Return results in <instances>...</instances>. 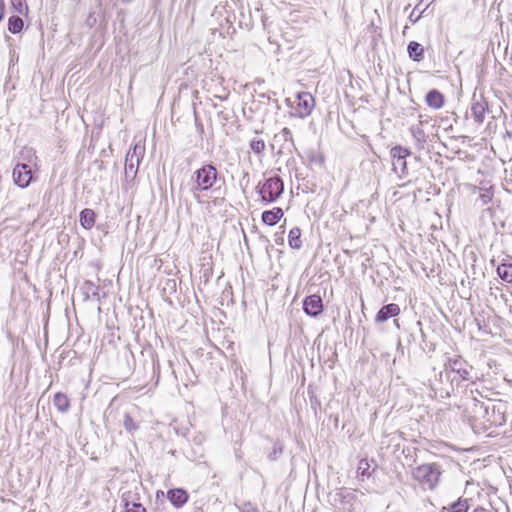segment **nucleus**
<instances>
[{
  "label": "nucleus",
  "mask_w": 512,
  "mask_h": 512,
  "mask_svg": "<svg viewBox=\"0 0 512 512\" xmlns=\"http://www.w3.org/2000/svg\"><path fill=\"white\" fill-rule=\"evenodd\" d=\"M217 170L211 164L203 165L194 172L195 184L192 191H207L211 189L217 181Z\"/></svg>",
  "instance_id": "nucleus-1"
},
{
  "label": "nucleus",
  "mask_w": 512,
  "mask_h": 512,
  "mask_svg": "<svg viewBox=\"0 0 512 512\" xmlns=\"http://www.w3.org/2000/svg\"><path fill=\"white\" fill-rule=\"evenodd\" d=\"M261 198L265 202L276 201L284 190V184L280 177L275 176L267 179L265 183L257 186Z\"/></svg>",
  "instance_id": "nucleus-2"
},
{
  "label": "nucleus",
  "mask_w": 512,
  "mask_h": 512,
  "mask_svg": "<svg viewBox=\"0 0 512 512\" xmlns=\"http://www.w3.org/2000/svg\"><path fill=\"white\" fill-rule=\"evenodd\" d=\"M413 478L423 489H433L439 480V472L432 465H422L413 470Z\"/></svg>",
  "instance_id": "nucleus-3"
},
{
  "label": "nucleus",
  "mask_w": 512,
  "mask_h": 512,
  "mask_svg": "<svg viewBox=\"0 0 512 512\" xmlns=\"http://www.w3.org/2000/svg\"><path fill=\"white\" fill-rule=\"evenodd\" d=\"M145 153L144 145L137 143L129 150L125 158V174L127 177L134 178L137 174L141 159Z\"/></svg>",
  "instance_id": "nucleus-4"
},
{
  "label": "nucleus",
  "mask_w": 512,
  "mask_h": 512,
  "mask_svg": "<svg viewBox=\"0 0 512 512\" xmlns=\"http://www.w3.org/2000/svg\"><path fill=\"white\" fill-rule=\"evenodd\" d=\"M450 371L454 374L453 377H450V381H471L473 379L472 376V367L463 359H455L453 362L450 361Z\"/></svg>",
  "instance_id": "nucleus-5"
},
{
  "label": "nucleus",
  "mask_w": 512,
  "mask_h": 512,
  "mask_svg": "<svg viewBox=\"0 0 512 512\" xmlns=\"http://www.w3.org/2000/svg\"><path fill=\"white\" fill-rule=\"evenodd\" d=\"M459 305L453 314L454 322L452 326L457 331H461L465 328L467 320L470 319L471 307L470 303L462 298L458 299Z\"/></svg>",
  "instance_id": "nucleus-6"
},
{
  "label": "nucleus",
  "mask_w": 512,
  "mask_h": 512,
  "mask_svg": "<svg viewBox=\"0 0 512 512\" xmlns=\"http://www.w3.org/2000/svg\"><path fill=\"white\" fill-rule=\"evenodd\" d=\"M409 155L410 152L401 146H396L391 149L393 170L399 176L407 174L406 157Z\"/></svg>",
  "instance_id": "nucleus-7"
},
{
  "label": "nucleus",
  "mask_w": 512,
  "mask_h": 512,
  "mask_svg": "<svg viewBox=\"0 0 512 512\" xmlns=\"http://www.w3.org/2000/svg\"><path fill=\"white\" fill-rule=\"evenodd\" d=\"M13 179L16 185L26 188L32 181V170L29 165L18 163L13 170Z\"/></svg>",
  "instance_id": "nucleus-8"
},
{
  "label": "nucleus",
  "mask_w": 512,
  "mask_h": 512,
  "mask_svg": "<svg viewBox=\"0 0 512 512\" xmlns=\"http://www.w3.org/2000/svg\"><path fill=\"white\" fill-rule=\"evenodd\" d=\"M297 100V116L300 118H304L310 115L315 105V100L313 96L308 92H301L297 95Z\"/></svg>",
  "instance_id": "nucleus-9"
},
{
  "label": "nucleus",
  "mask_w": 512,
  "mask_h": 512,
  "mask_svg": "<svg viewBox=\"0 0 512 512\" xmlns=\"http://www.w3.org/2000/svg\"><path fill=\"white\" fill-rule=\"evenodd\" d=\"M303 309L308 315L317 317L323 311L321 297L318 295H310L306 297L303 303Z\"/></svg>",
  "instance_id": "nucleus-10"
},
{
  "label": "nucleus",
  "mask_w": 512,
  "mask_h": 512,
  "mask_svg": "<svg viewBox=\"0 0 512 512\" xmlns=\"http://www.w3.org/2000/svg\"><path fill=\"white\" fill-rule=\"evenodd\" d=\"M400 313V308L397 304L391 303L383 306L376 315V321L385 322L391 317L397 316Z\"/></svg>",
  "instance_id": "nucleus-11"
},
{
  "label": "nucleus",
  "mask_w": 512,
  "mask_h": 512,
  "mask_svg": "<svg viewBox=\"0 0 512 512\" xmlns=\"http://www.w3.org/2000/svg\"><path fill=\"white\" fill-rule=\"evenodd\" d=\"M446 120L441 119L437 125H434L433 137L446 148V141L448 139V126Z\"/></svg>",
  "instance_id": "nucleus-12"
},
{
  "label": "nucleus",
  "mask_w": 512,
  "mask_h": 512,
  "mask_svg": "<svg viewBox=\"0 0 512 512\" xmlns=\"http://www.w3.org/2000/svg\"><path fill=\"white\" fill-rule=\"evenodd\" d=\"M167 497L175 507H181L188 500V494L183 489H172L167 493Z\"/></svg>",
  "instance_id": "nucleus-13"
},
{
  "label": "nucleus",
  "mask_w": 512,
  "mask_h": 512,
  "mask_svg": "<svg viewBox=\"0 0 512 512\" xmlns=\"http://www.w3.org/2000/svg\"><path fill=\"white\" fill-rule=\"evenodd\" d=\"M445 97L439 91L433 89L426 95V103L429 107L439 109L444 105Z\"/></svg>",
  "instance_id": "nucleus-14"
},
{
  "label": "nucleus",
  "mask_w": 512,
  "mask_h": 512,
  "mask_svg": "<svg viewBox=\"0 0 512 512\" xmlns=\"http://www.w3.org/2000/svg\"><path fill=\"white\" fill-rule=\"evenodd\" d=\"M283 215V210L277 207L273 210L264 211L262 213V221L265 224L272 226L275 225L283 217Z\"/></svg>",
  "instance_id": "nucleus-15"
},
{
  "label": "nucleus",
  "mask_w": 512,
  "mask_h": 512,
  "mask_svg": "<svg viewBox=\"0 0 512 512\" xmlns=\"http://www.w3.org/2000/svg\"><path fill=\"white\" fill-rule=\"evenodd\" d=\"M487 110L488 105L484 100L477 101L472 105L471 111L477 123H482L484 121Z\"/></svg>",
  "instance_id": "nucleus-16"
},
{
  "label": "nucleus",
  "mask_w": 512,
  "mask_h": 512,
  "mask_svg": "<svg viewBox=\"0 0 512 512\" xmlns=\"http://www.w3.org/2000/svg\"><path fill=\"white\" fill-rule=\"evenodd\" d=\"M95 219V212L91 209H84L80 214V223L85 229H91L95 224Z\"/></svg>",
  "instance_id": "nucleus-17"
},
{
  "label": "nucleus",
  "mask_w": 512,
  "mask_h": 512,
  "mask_svg": "<svg viewBox=\"0 0 512 512\" xmlns=\"http://www.w3.org/2000/svg\"><path fill=\"white\" fill-rule=\"evenodd\" d=\"M53 403L55 407L62 413H65L69 410L70 401L67 395L63 393H56L53 398Z\"/></svg>",
  "instance_id": "nucleus-18"
},
{
  "label": "nucleus",
  "mask_w": 512,
  "mask_h": 512,
  "mask_svg": "<svg viewBox=\"0 0 512 512\" xmlns=\"http://www.w3.org/2000/svg\"><path fill=\"white\" fill-rule=\"evenodd\" d=\"M497 273L503 281L512 284V262L500 264L497 267Z\"/></svg>",
  "instance_id": "nucleus-19"
},
{
  "label": "nucleus",
  "mask_w": 512,
  "mask_h": 512,
  "mask_svg": "<svg viewBox=\"0 0 512 512\" xmlns=\"http://www.w3.org/2000/svg\"><path fill=\"white\" fill-rule=\"evenodd\" d=\"M475 415L472 417H469L470 426L473 430H476L480 428V425L477 423L476 415H481L484 413H487V408L483 406V404L473 403L472 404V411Z\"/></svg>",
  "instance_id": "nucleus-20"
},
{
  "label": "nucleus",
  "mask_w": 512,
  "mask_h": 512,
  "mask_svg": "<svg viewBox=\"0 0 512 512\" xmlns=\"http://www.w3.org/2000/svg\"><path fill=\"white\" fill-rule=\"evenodd\" d=\"M289 245L293 249H299L302 246L301 230L299 227H294L290 230L288 235Z\"/></svg>",
  "instance_id": "nucleus-21"
},
{
  "label": "nucleus",
  "mask_w": 512,
  "mask_h": 512,
  "mask_svg": "<svg viewBox=\"0 0 512 512\" xmlns=\"http://www.w3.org/2000/svg\"><path fill=\"white\" fill-rule=\"evenodd\" d=\"M407 51L410 58L419 61L423 57L424 49L418 42L412 41L409 43Z\"/></svg>",
  "instance_id": "nucleus-22"
},
{
  "label": "nucleus",
  "mask_w": 512,
  "mask_h": 512,
  "mask_svg": "<svg viewBox=\"0 0 512 512\" xmlns=\"http://www.w3.org/2000/svg\"><path fill=\"white\" fill-rule=\"evenodd\" d=\"M369 469H370L369 461L367 459H361L357 466V477L363 481L365 479V477L370 476Z\"/></svg>",
  "instance_id": "nucleus-23"
},
{
  "label": "nucleus",
  "mask_w": 512,
  "mask_h": 512,
  "mask_svg": "<svg viewBox=\"0 0 512 512\" xmlns=\"http://www.w3.org/2000/svg\"><path fill=\"white\" fill-rule=\"evenodd\" d=\"M23 20L18 16H12L8 21V30L13 33H19L23 29Z\"/></svg>",
  "instance_id": "nucleus-24"
},
{
  "label": "nucleus",
  "mask_w": 512,
  "mask_h": 512,
  "mask_svg": "<svg viewBox=\"0 0 512 512\" xmlns=\"http://www.w3.org/2000/svg\"><path fill=\"white\" fill-rule=\"evenodd\" d=\"M469 509L468 499L459 498L457 502L450 505V512H467Z\"/></svg>",
  "instance_id": "nucleus-25"
},
{
  "label": "nucleus",
  "mask_w": 512,
  "mask_h": 512,
  "mask_svg": "<svg viewBox=\"0 0 512 512\" xmlns=\"http://www.w3.org/2000/svg\"><path fill=\"white\" fill-rule=\"evenodd\" d=\"M250 148L254 153L260 154L265 150V142L262 139L254 138L250 142Z\"/></svg>",
  "instance_id": "nucleus-26"
},
{
  "label": "nucleus",
  "mask_w": 512,
  "mask_h": 512,
  "mask_svg": "<svg viewBox=\"0 0 512 512\" xmlns=\"http://www.w3.org/2000/svg\"><path fill=\"white\" fill-rule=\"evenodd\" d=\"M123 425L125 429L130 433H133L138 428V426L135 424L134 420L129 414L124 415Z\"/></svg>",
  "instance_id": "nucleus-27"
},
{
  "label": "nucleus",
  "mask_w": 512,
  "mask_h": 512,
  "mask_svg": "<svg viewBox=\"0 0 512 512\" xmlns=\"http://www.w3.org/2000/svg\"><path fill=\"white\" fill-rule=\"evenodd\" d=\"M126 512H146V509L140 503L126 504Z\"/></svg>",
  "instance_id": "nucleus-28"
},
{
  "label": "nucleus",
  "mask_w": 512,
  "mask_h": 512,
  "mask_svg": "<svg viewBox=\"0 0 512 512\" xmlns=\"http://www.w3.org/2000/svg\"><path fill=\"white\" fill-rule=\"evenodd\" d=\"M455 155L456 156H453V157H450V161L452 162H456V161H460V160H463V159H466L469 157L468 153L466 151H461V150H455Z\"/></svg>",
  "instance_id": "nucleus-29"
},
{
  "label": "nucleus",
  "mask_w": 512,
  "mask_h": 512,
  "mask_svg": "<svg viewBox=\"0 0 512 512\" xmlns=\"http://www.w3.org/2000/svg\"><path fill=\"white\" fill-rule=\"evenodd\" d=\"M491 199H492V194L488 190L484 191L483 193H481L479 195V200H480L482 206L488 204L491 201Z\"/></svg>",
  "instance_id": "nucleus-30"
},
{
  "label": "nucleus",
  "mask_w": 512,
  "mask_h": 512,
  "mask_svg": "<svg viewBox=\"0 0 512 512\" xmlns=\"http://www.w3.org/2000/svg\"><path fill=\"white\" fill-rule=\"evenodd\" d=\"M280 134L284 138L285 141L293 143L292 133L289 128H287V127L283 128Z\"/></svg>",
  "instance_id": "nucleus-31"
},
{
  "label": "nucleus",
  "mask_w": 512,
  "mask_h": 512,
  "mask_svg": "<svg viewBox=\"0 0 512 512\" xmlns=\"http://www.w3.org/2000/svg\"><path fill=\"white\" fill-rule=\"evenodd\" d=\"M13 5L16 6L19 12H21L22 0H13Z\"/></svg>",
  "instance_id": "nucleus-32"
},
{
  "label": "nucleus",
  "mask_w": 512,
  "mask_h": 512,
  "mask_svg": "<svg viewBox=\"0 0 512 512\" xmlns=\"http://www.w3.org/2000/svg\"><path fill=\"white\" fill-rule=\"evenodd\" d=\"M409 19L412 21V22H416L418 19H419V15H415V11H413L410 16H409Z\"/></svg>",
  "instance_id": "nucleus-33"
},
{
  "label": "nucleus",
  "mask_w": 512,
  "mask_h": 512,
  "mask_svg": "<svg viewBox=\"0 0 512 512\" xmlns=\"http://www.w3.org/2000/svg\"><path fill=\"white\" fill-rule=\"evenodd\" d=\"M473 512H490V511H488V510H486V509H484V508H481V507H480V508H476V509H474V511H473Z\"/></svg>",
  "instance_id": "nucleus-34"
},
{
  "label": "nucleus",
  "mask_w": 512,
  "mask_h": 512,
  "mask_svg": "<svg viewBox=\"0 0 512 512\" xmlns=\"http://www.w3.org/2000/svg\"><path fill=\"white\" fill-rule=\"evenodd\" d=\"M282 452V449L279 448V450H277L276 448L274 449V455H277V453H281Z\"/></svg>",
  "instance_id": "nucleus-35"
}]
</instances>
